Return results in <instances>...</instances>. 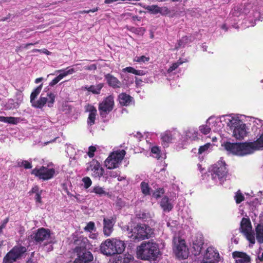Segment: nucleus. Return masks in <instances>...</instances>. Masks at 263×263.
Here are the masks:
<instances>
[{
    "mask_svg": "<svg viewBox=\"0 0 263 263\" xmlns=\"http://www.w3.org/2000/svg\"><path fill=\"white\" fill-rule=\"evenodd\" d=\"M108 85L114 88L121 87L122 84L121 82L116 78L110 74H107L105 76Z\"/></svg>",
    "mask_w": 263,
    "mask_h": 263,
    "instance_id": "obj_23",
    "label": "nucleus"
},
{
    "mask_svg": "<svg viewBox=\"0 0 263 263\" xmlns=\"http://www.w3.org/2000/svg\"><path fill=\"white\" fill-rule=\"evenodd\" d=\"M85 231L92 232L96 230L95 224L93 222L90 221L87 223V225L84 228Z\"/></svg>",
    "mask_w": 263,
    "mask_h": 263,
    "instance_id": "obj_37",
    "label": "nucleus"
},
{
    "mask_svg": "<svg viewBox=\"0 0 263 263\" xmlns=\"http://www.w3.org/2000/svg\"><path fill=\"white\" fill-rule=\"evenodd\" d=\"M26 263H34V262L31 259L27 260Z\"/></svg>",
    "mask_w": 263,
    "mask_h": 263,
    "instance_id": "obj_64",
    "label": "nucleus"
},
{
    "mask_svg": "<svg viewBox=\"0 0 263 263\" xmlns=\"http://www.w3.org/2000/svg\"><path fill=\"white\" fill-rule=\"evenodd\" d=\"M132 99V98L130 96L125 93H121L119 96V99L120 104L125 106L129 105L130 104Z\"/></svg>",
    "mask_w": 263,
    "mask_h": 263,
    "instance_id": "obj_27",
    "label": "nucleus"
},
{
    "mask_svg": "<svg viewBox=\"0 0 263 263\" xmlns=\"http://www.w3.org/2000/svg\"><path fill=\"white\" fill-rule=\"evenodd\" d=\"M164 193L163 189L160 188L157 191H155L153 194V197L157 199L160 197Z\"/></svg>",
    "mask_w": 263,
    "mask_h": 263,
    "instance_id": "obj_48",
    "label": "nucleus"
},
{
    "mask_svg": "<svg viewBox=\"0 0 263 263\" xmlns=\"http://www.w3.org/2000/svg\"><path fill=\"white\" fill-rule=\"evenodd\" d=\"M203 248H189V252L191 251L192 255L197 256L201 253Z\"/></svg>",
    "mask_w": 263,
    "mask_h": 263,
    "instance_id": "obj_47",
    "label": "nucleus"
},
{
    "mask_svg": "<svg viewBox=\"0 0 263 263\" xmlns=\"http://www.w3.org/2000/svg\"><path fill=\"white\" fill-rule=\"evenodd\" d=\"M258 257L260 261H263V252L261 255L260 256H258Z\"/></svg>",
    "mask_w": 263,
    "mask_h": 263,
    "instance_id": "obj_63",
    "label": "nucleus"
},
{
    "mask_svg": "<svg viewBox=\"0 0 263 263\" xmlns=\"http://www.w3.org/2000/svg\"><path fill=\"white\" fill-rule=\"evenodd\" d=\"M96 151V148L95 146H90L89 147V151L87 153L88 156L90 158H92L94 156V152Z\"/></svg>",
    "mask_w": 263,
    "mask_h": 263,
    "instance_id": "obj_50",
    "label": "nucleus"
},
{
    "mask_svg": "<svg viewBox=\"0 0 263 263\" xmlns=\"http://www.w3.org/2000/svg\"><path fill=\"white\" fill-rule=\"evenodd\" d=\"M100 247H125L124 242L116 238L108 239L102 242Z\"/></svg>",
    "mask_w": 263,
    "mask_h": 263,
    "instance_id": "obj_21",
    "label": "nucleus"
},
{
    "mask_svg": "<svg viewBox=\"0 0 263 263\" xmlns=\"http://www.w3.org/2000/svg\"><path fill=\"white\" fill-rule=\"evenodd\" d=\"M17 164L19 166H23L26 169L30 168L32 167L31 163L26 160L18 161Z\"/></svg>",
    "mask_w": 263,
    "mask_h": 263,
    "instance_id": "obj_43",
    "label": "nucleus"
},
{
    "mask_svg": "<svg viewBox=\"0 0 263 263\" xmlns=\"http://www.w3.org/2000/svg\"><path fill=\"white\" fill-rule=\"evenodd\" d=\"M6 117L0 116V121L6 123Z\"/></svg>",
    "mask_w": 263,
    "mask_h": 263,
    "instance_id": "obj_59",
    "label": "nucleus"
},
{
    "mask_svg": "<svg viewBox=\"0 0 263 263\" xmlns=\"http://www.w3.org/2000/svg\"><path fill=\"white\" fill-rule=\"evenodd\" d=\"M8 221H9V219H8V218H7L5 220H4L2 223L6 225V224L8 223Z\"/></svg>",
    "mask_w": 263,
    "mask_h": 263,
    "instance_id": "obj_62",
    "label": "nucleus"
},
{
    "mask_svg": "<svg viewBox=\"0 0 263 263\" xmlns=\"http://www.w3.org/2000/svg\"><path fill=\"white\" fill-rule=\"evenodd\" d=\"M141 188L142 192L145 195L149 194V187L147 183L142 182L141 183Z\"/></svg>",
    "mask_w": 263,
    "mask_h": 263,
    "instance_id": "obj_40",
    "label": "nucleus"
},
{
    "mask_svg": "<svg viewBox=\"0 0 263 263\" xmlns=\"http://www.w3.org/2000/svg\"><path fill=\"white\" fill-rule=\"evenodd\" d=\"M151 153L153 157L157 159H159L161 157L160 150L158 146H153L151 148Z\"/></svg>",
    "mask_w": 263,
    "mask_h": 263,
    "instance_id": "obj_35",
    "label": "nucleus"
},
{
    "mask_svg": "<svg viewBox=\"0 0 263 263\" xmlns=\"http://www.w3.org/2000/svg\"><path fill=\"white\" fill-rule=\"evenodd\" d=\"M55 171L53 168H48L42 166L40 168H35L32 170L31 174L43 180L51 179L54 175Z\"/></svg>",
    "mask_w": 263,
    "mask_h": 263,
    "instance_id": "obj_12",
    "label": "nucleus"
},
{
    "mask_svg": "<svg viewBox=\"0 0 263 263\" xmlns=\"http://www.w3.org/2000/svg\"><path fill=\"white\" fill-rule=\"evenodd\" d=\"M32 192L36 194L37 192H39L37 187H34L32 189Z\"/></svg>",
    "mask_w": 263,
    "mask_h": 263,
    "instance_id": "obj_60",
    "label": "nucleus"
},
{
    "mask_svg": "<svg viewBox=\"0 0 263 263\" xmlns=\"http://www.w3.org/2000/svg\"><path fill=\"white\" fill-rule=\"evenodd\" d=\"M218 262L219 261H212V260H202V261H201V263H218Z\"/></svg>",
    "mask_w": 263,
    "mask_h": 263,
    "instance_id": "obj_57",
    "label": "nucleus"
},
{
    "mask_svg": "<svg viewBox=\"0 0 263 263\" xmlns=\"http://www.w3.org/2000/svg\"><path fill=\"white\" fill-rule=\"evenodd\" d=\"M160 206L165 212H170L173 208V204L171 202V200L166 196H164L161 199Z\"/></svg>",
    "mask_w": 263,
    "mask_h": 263,
    "instance_id": "obj_25",
    "label": "nucleus"
},
{
    "mask_svg": "<svg viewBox=\"0 0 263 263\" xmlns=\"http://www.w3.org/2000/svg\"><path fill=\"white\" fill-rule=\"evenodd\" d=\"M129 251H127V253L125 254L122 263H135L134 256L129 254Z\"/></svg>",
    "mask_w": 263,
    "mask_h": 263,
    "instance_id": "obj_34",
    "label": "nucleus"
},
{
    "mask_svg": "<svg viewBox=\"0 0 263 263\" xmlns=\"http://www.w3.org/2000/svg\"><path fill=\"white\" fill-rule=\"evenodd\" d=\"M236 202L238 204L244 200L245 197L240 191H237L234 196Z\"/></svg>",
    "mask_w": 263,
    "mask_h": 263,
    "instance_id": "obj_39",
    "label": "nucleus"
},
{
    "mask_svg": "<svg viewBox=\"0 0 263 263\" xmlns=\"http://www.w3.org/2000/svg\"><path fill=\"white\" fill-rule=\"evenodd\" d=\"M203 260L219 261L220 255L215 248H206Z\"/></svg>",
    "mask_w": 263,
    "mask_h": 263,
    "instance_id": "obj_15",
    "label": "nucleus"
},
{
    "mask_svg": "<svg viewBox=\"0 0 263 263\" xmlns=\"http://www.w3.org/2000/svg\"><path fill=\"white\" fill-rule=\"evenodd\" d=\"M116 222V219L114 218L111 219L104 218L103 220V232L105 235L109 236L113 231V226Z\"/></svg>",
    "mask_w": 263,
    "mask_h": 263,
    "instance_id": "obj_17",
    "label": "nucleus"
},
{
    "mask_svg": "<svg viewBox=\"0 0 263 263\" xmlns=\"http://www.w3.org/2000/svg\"><path fill=\"white\" fill-rule=\"evenodd\" d=\"M146 9L154 14H157L160 12V8L157 5L148 6Z\"/></svg>",
    "mask_w": 263,
    "mask_h": 263,
    "instance_id": "obj_38",
    "label": "nucleus"
},
{
    "mask_svg": "<svg viewBox=\"0 0 263 263\" xmlns=\"http://www.w3.org/2000/svg\"><path fill=\"white\" fill-rule=\"evenodd\" d=\"M96 115L97 109L94 107H91L89 109V114L87 121L89 125H91L95 123Z\"/></svg>",
    "mask_w": 263,
    "mask_h": 263,
    "instance_id": "obj_29",
    "label": "nucleus"
},
{
    "mask_svg": "<svg viewBox=\"0 0 263 263\" xmlns=\"http://www.w3.org/2000/svg\"><path fill=\"white\" fill-rule=\"evenodd\" d=\"M194 245L195 246H197V247H202L203 245V242L201 240L199 243L194 242Z\"/></svg>",
    "mask_w": 263,
    "mask_h": 263,
    "instance_id": "obj_58",
    "label": "nucleus"
},
{
    "mask_svg": "<svg viewBox=\"0 0 263 263\" xmlns=\"http://www.w3.org/2000/svg\"><path fill=\"white\" fill-rule=\"evenodd\" d=\"M173 244L174 247H186L184 239L179 236H174L173 239Z\"/></svg>",
    "mask_w": 263,
    "mask_h": 263,
    "instance_id": "obj_32",
    "label": "nucleus"
},
{
    "mask_svg": "<svg viewBox=\"0 0 263 263\" xmlns=\"http://www.w3.org/2000/svg\"><path fill=\"white\" fill-rule=\"evenodd\" d=\"M114 106V100L113 97L110 96L106 98L99 105V111L100 115L102 117H106L110 112Z\"/></svg>",
    "mask_w": 263,
    "mask_h": 263,
    "instance_id": "obj_10",
    "label": "nucleus"
},
{
    "mask_svg": "<svg viewBox=\"0 0 263 263\" xmlns=\"http://www.w3.org/2000/svg\"><path fill=\"white\" fill-rule=\"evenodd\" d=\"M184 63V61L179 60L177 62L174 63L167 70L168 72H171L178 68V67Z\"/></svg>",
    "mask_w": 263,
    "mask_h": 263,
    "instance_id": "obj_41",
    "label": "nucleus"
},
{
    "mask_svg": "<svg viewBox=\"0 0 263 263\" xmlns=\"http://www.w3.org/2000/svg\"><path fill=\"white\" fill-rule=\"evenodd\" d=\"M86 170L91 171V175L96 178H100L104 174V170L101 166L99 162L95 160L88 163Z\"/></svg>",
    "mask_w": 263,
    "mask_h": 263,
    "instance_id": "obj_13",
    "label": "nucleus"
},
{
    "mask_svg": "<svg viewBox=\"0 0 263 263\" xmlns=\"http://www.w3.org/2000/svg\"><path fill=\"white\" fill-rule=\"evenodd\" d=\"M104 84L103 83H99L96 85H91L90 86H85L83 87V89L88 90L94 94H99L101 89L103 88Z\"/></svg>",
    "mask_w": 263,
    "mask_h": 263,
    "instance_id": "obj_26",
    "label": "nucleus"
},
{
    "mask_svg": "<svg viewBox=\"0 0 263 263\" xmlns=\"http://www.w3.org/2000/svg\"><path fill=\"white\" fill-rule=\"evenodd\" d=\"M88 241L86 238L80 237L78 240L75 241V245L79 246V247H87Z\"/></svg>",
    "mask_w": 263,
    "mask_h": 263,
    "instance_id": "obj_33",
    "label": "nucleus"
},
{
    "mask_svg": "<svg viewBox=\"0 0 263 263\" xmlns=\"http://www.w3.org/2000/svg\"><path fill=\"white\" fill-rule=\"evenodd\" d=\"M74 251L77 257L73 263H89L93 260L92 253L86 250V248H75Z\"/></svg>",
    "mask_w": 263,
    "mask_h": 263,
    "instance_id": "obj_7",
    "label": "nucleus"
},
{
    "mask_svg": "<svg viewBox=\"0 0 263 263\" xmlns=\"http://www.w3.org/2000/svg\"><path fill=\"white\" fill-rule=\"evenodd\" d=\"M59 76H58L56 78H55L53 80H52L49 83V86H53L55 84H57L60 81H61L62 79H63L66 76L76 72V70L74 68H70L67 70H59L55 71V72H61Z\"/></svg>",
    "mask_w": 263,
    "mask_h": 263,
    "instance_id": "obj_16",
    "label": "nucleus"
},
{
    "mask_svg": "<svg viewBox=\"0 0 263 263\" xmlns=\"http://www.w3.org/2000/svg\"><path fill=\"white\" fill-rule=\"evenodd\" d=\"M125 154L126 152L124 150H119L112 152L105 160V166L108 169L118 167Z\"/></svg>",
    "mask_w": 263,
    "mask_h": 263,
    "instance_id": "obj_4",
    "label": "nucleus"
},
{
    "mask_svg": "<svg viewBox=\"0 0 263 263\" xmlns=\"http://www.w3.org/2000/svg\"><path fill=\"white\" fill-rule=\"evenodd\" d=\"M259 122L261 124V129L256 141L242 143L226 142L221 144L222 147L228 153L239 156L250 155L255 151L263 150V124L262 121L259 120Z\"/></svg>",
    "mask_w": 263,
    "mask_h": 263,
    "instance_id": "obj_1",
    "label": "nucleus"
},
{
    "mask_svg": "<svg viewBox=\"0 0 263 263\" xmlns=\"http://www.w3.org/2000/svg\"><path fill=\"white\" fill-rule=\"evenodd\" d=\"M50 231L43 228H40L31 235L32 238L36 242L41 243L44 240H47L50 237Z\"/></svg>",
    "mask_w": 263,
    "mask_h": 263,
    "instance_id": "obj_14",
    "label": "nucleus"
},
{
    "mask_svg": "<svg viewBox=\"0 0 263 263\" xmlns=\"http://www.w3.org/2000/svg\"><path fill=\"white\" fill-rule=\"evenodd\" d=\"M34 51H40L41 50H39V49H34ZM43 53H46L47 54H49L50 53V52L47 50V49H44L43 50H41Z\"/></svg>",
    "mask_w": 263,
    "mask_h": 263,
    "instance_id": "obj_56",
    "label": "nucleus"
},
{
    "mask_svg": "<svg viewBox=\"0 0 263 263\" xmlns=\"http://www.w3.org/2000/svg\"><path fill=\"white\" fill-rule=\"evenodd\" d=\"M155 247V241L154 240H149L147 241H143L139 247Z\"/></svg>",
    "mask_w": 263,
    "mask_h": 263,
    "instance_id": "obj_49",
    "label": "nucleus"
},
{
    "mask_svg": "<svg viewBox=\"0 0 263 263\" xmlns=\"http://www.w3.org/2000/svg\"><path fill=\"white\" fill-rule=\"evenodd\" d=\"M82 181L84 184V187L85 189H88L89 187L92 184V181L90 178L88 177H84L82 179Z\"/></svg>",
    "mask_w": 263,
    "mask_h": 263,
    "instance_id": "obj_46",
    "label": "nucleus"
},
{
    "mask_svg": "<svg viewBox=\"0 0 263 263\" xmlns=\"http://www.w3.org/2000/svg\"><path fill=\"white\" fill-rule=\"evenodd\" d=\"M27 251L26 248H13L4 257V263H13Z\"/></svg>",
    "mask_w": 263,
    "mask_h": 263,
    "instance_id": "obj_9",
    "label": "nucleus"
},
{
    "mask_svg": "<svg viewBox=\"0 0 263 263\" xmlns=\"http://www.w3.org/2000/svg\"><path fill=\"white\" fill-rule=\"evenodd\" d=\"M173 252L178 259H185L189 255V248H174Z\"/></svg>",
    "mask_w": 263,
    "mask_h": 263,
    "instance_id": "obj_20",
    "label": "nucleus"
},
{
    "mask_svg": "<svg viewBox=\"0 0 263 263\" xmlns=\"http://www.w3.org/2000/svg\"><path fill=\"white\" fill-rule=\"evenodd\" d=\"M173 137L174 135L171 132H165L161 134V139L164 147H167L169 144L172 142Z\"/></svg>",
    "mask_w": 263,
    "mask_h": 263,
    "instance_id": "obj_24",
    "label": "nucleus"
},
{
    "mask_svg": "<svg viewBox=\"0 0 263 263\" xmlns=\"http://www.w3.org/2000/svg\"><path fill=\"white\" fill-rule=\"evenodd\" d=\"M125 248H100L101 252L107 256L120 254L125 251Z\"/></svg>",
    "mask_w": 263,
    "mask_h": 263,
    "instance_id": "obj_18",
    "label": "nucleus"
},
{
    "mask_svg": "<svg viewBox=\"0 0 263 263\" xmlns=\"http://www.w3.org/2000/svg\"><path fill=\"white\" fill-rule=\"evenodd\" d=\"M6 123H8L12 124H16L18 123L20 119L18 118L13 117H7Z\"/></svg>",
    "mask_w": 263,
    "mask_h": 263,
    "instance_id": "obj_45",
    "label": "nucleus"
},
{
    "mask_svg": "<svg viewBox=\"0 0 263 263\" xmlns=\"http://www.w3.org/2000/svg\"><path fill=\"white\" fill-rule=\"evenodd\" d=\"M159 248H139L137 256L142 260H156L159 254Z\"/></svg>",
    "mask_w": 263,
    "mask_h": 263,
    "instance_id": "obj_6",
    "label": "nucleus"
},
{
    "mask_svg": "<svg viewBox=\"0 0 263 263\" xmlns=\"http://www.w3.org/2000/svg\"><path fill=\"white\" fill-rule=\"evenodd\" d=\"M43 80V78H37L35 81V83H40V82H41Z\"/></svg>",
    "mask_w": 263,
    "mask_h": 263,
    "instance_id": "obj_61",
    "label": "nucleus"
},
{
    "mask_svg": "<svg viewBox=\"0 0 263 263\" xmlns=\"http://www.w3.org/2000/svg\"><path fill=\"white\" fill-rule=\"evenodd\" d=\"M149 60V57H146L144 55L141 57H136L134 60L135 61L140 63H144L146 62H148Z\"/></svg>",
    "mask_w": 263,
    "mask_h": 263,
    "instance_id": "obj_44",
    "label": "nucleus"
},
{
    "mask_svg": "<svg viewBox=\"0 0 263 263\" xmlns=\"http://www.w3.org/2000/svg\"><path fill=\"white\" fill-rule=\"evenodd\" d=\"M187 39H188V38L187 36L182 37V39L180 40L178 43V47H181V46L183 45V44L187 43Z\"/></svg>",
    "mask_w": 263,
    "mask_h": 263,
    "instance_id": "obj_52",
    "label": "nucleus"
},
{
    "mask_svg": "<svg viewBox=\"0 0 263 263\" xmlns=\"http://www.w3.org/2000/svg\"><path fill=\"white\" fill-rule=\"evenodd\" d=\"M54 101L55 95L53 92L50 91L43 92L38 99L36 108L41 109L46 103L48 107H51L53 106Z\"/></svg>",
    "mask_w": 263,
    "mask_h": 263,
    "instance_id": "obj_11",
    "label": "nucleus"
},
{
    "mask_svg": "<svg viewBox=\"0 0 263 263\" xmlns=\"http://www.w3.org/2000/svg\"><path fill=\"white\" fill-rule=\"evenodd\" d=\"M211 173L212 179L216 181L219 180L221 184L228 173L225 162L222 160L218 161L213 165Z\"/></svg>",
    "mask_w": 263,
    "mask_h": 263,
    "instance_id": "obj_5",
    "label": "nucleus"
},
{
    "mask_svg": "<svg viewBox=\"0 0 263 263\" xmlns=\"http://www.w3.org/2000/svg\"><path fill=\"white\" fill-rule=\"evenodd\" d=\"M154 232L149 227L145 224H137L129 233L128 237L134 241H139L151 237Z\"/></svg>",
    "mask_w": 263,
    "mask_h": 263,
    "instance_id": "obj_3",
    "label": "nucleus"
},
{
    "mask_svg": "<svg viewBox=\"0 0 263 263\" xmlns=\"http://www.w3.org/2000/svg\"><path fill=\"white\" fill-rule=\"evenodd\" d=\"M90 193H94L99 196L108 195V193L104 190V189L99 185L93 186L92 189L90 191Z\"/></svg>",
    "mask_w": 263,
    "mask_h": 263,
    "instance_id": "obj_30",
    "label": "nucleus"
},
{
    "mask_svg": "<svg viewBox=\"0 0 263 263\" xmlns=\"http://www.w3.org/2000/svg\"><path fill=\"white\" fill-rule=\"evenodd\" d=\"M36 43H37V42H36ZM35 44H36V43H35ZM34 44H35V43H34ZM33 45H34V44H33V43H28V44H26L25 45H23L20 47H17L16 48V51L19 52L21 50V48L23 47L25 48H27L29 46Z\"/></svg>",
    "mask_w": 263,
    "mask_h": 263,
    "instance_id": "obj_53",
    "label": "nucleus"
},
{
    "mask_svg": "<svg viewBox=\"0 0 263 263\" xmlns=\"http://www.w3.org/2000/svg\"><path fill=\"white\" fill-rule=\"evenodd\" d=\"M35 199L36 202H41V193L40 192H37L35 194Z\"/></svg>",
    "mask_w": 263,
    "mask_h": 263,
    "instance_id": "obj_55",
    "label": "nucleus"
},
{
    "mask_svg": "<svg viewBox=\"0 0 263 263\" xmlns=\"http://www.w3.org/2000/svg\"><path fill=\"white\" fill-rule=\"evenodd\" d=\"M240 231L249 242L253 245L255 243V237L252 233V226L249 219L243 218L240 223Z\"/></svg>",
    "mask_w": 263,
    "mask_h": 263,
    "instance_id": "obj_8",
    "label": "nucleus"
},
{
    "mask_svg": "<svg viewBox=\"0 0 263 263\" xmlns=\"http://www.w3.org/2000/svg\"><path fill=\"white\" fill-rule=\"evenodd\" d=\"M124 72H128L129 73H134L138 76H143L145 74V72L141 70H136L133 67H127L122 70Z\"/></svg>",
    "mask_w": 263,
    "mask_h": 263,
    "instance_id": "obj_31",
    "label": "nucleus"
},
{
    "mask_svg": "<svg viewBox=\"0 0 263 263\" xmlns=\"http://www.w3.org/2000/svg\"><path fill=\"white\" fill-rule=\"evenodd\" d=\"M84 69L87 70H95L97 69V65L96 64H91L88 66L84 67Z\"/></svg>",
    "mask_w": 263,
    "mask_h": 263,
    "instance_id": "obj_51",
    "label": "nucleus"
},
{
    "mask_svg": "<svg viewBox=\"0 0 263 263\" xmlns=\"http://www.w3.org/2000/svg\"><path fill=\"white\" fill-rule=\"evenodd\" d=\"M212 145L210 143H207L203 146H201L198 149V153L201 154L211 148Z\"/></svg>",
    "mask_w": 263,
    "mask_h": 263,
    "instance_id": "obj_42",
    "label": "nucleus"
},
{
    "mask_svg": "<svg viewBox=\"0 0 263 263\" xmlns=\"http://www.w3.org/2000/svg\"><path fill=\"white\" fill-rule=\"evenodd\" d=\"M233 257L236 259L235 263H250V258L245 253L235 251L233 253Z\"/></svg>",
    "mask_w": 263,
    "mask_h": 263,
    "instance_id": "obj_19",
    "label": "nucleus"
},
{
    "mask_svg": "<svg viewBox=\"0 0 263 263\" xmlns=\"http://www.w3.org/2000/svg\"><path fill=\"white\" fill-rule=\"evenodd\" d=\"M230 130L232 132V136L237 140H241L247 135L246 125L239 117L235 115H227L223 116Z\"/></svg>",
    "mask_w": 263,
    "mask_h": 263,
    "instance_id": "obj_2",
    "label": "nucleus"
},
{
    "mask_svg": "<svg viewBox=\"0 0 263 263\" xmlns=\"http://www.w3.org/2000/svg\"><path fill=\"white\" fill-rule=\"evenodd\" d=\"M208 121H206V123L205 125H202L199 126V130L201 133L204 135H206L210 133L211 130V128L209 125H208Z\"/></svg>",
    "mask_w": 263,
    "mask_h": 263,
    "instance_id": "obj_36",
    "label": "nucleus"
},
{
    "mask_svg": "<svg viewBox=\"0 0 263 263\" xmlns=\"http://www.w3.org/2000/svg\"><path fill=\"white\" fill-rule=\"evenodd\" d=\"M98 10V8H95L92 9H90L89 10H84L83 11H81V13H88L89 12H95Z\"/></svg>",
    "mask_w": 263,
    "mask_h": 263,
    "instance_id": "obj_54",
    "label": "nucleus"
},
{
    "mask_svg": "<svg viewBox=\"0 0 263 263\" xmlns=\"http://www.w3.org/2000/svg\"><path fill=\"white\" fill-rule=\"evenodd\" d=\"M43 84H41L38 87H37L31 93L30 95V103L31 105L36 108L38 103V100H36V98L40 94L42 89Z\"/></svg>",
    "mask_w": 263,
    "mask_h": 263,
    "instance_id": "obj_22",
    "label": "nucleus"
},
{
    "mask_svg": "<svg viewBox=\"0 0 263 263\" xmlns=\"http://www.w3.org/2000/svg\"><path fill=\"white\" fill-rule=\"evenodd\" d=\"M256 239L261 243H263V223H260L256 227Z\"/></svg>",
    "mask_w": 263,
    "mask_h": 263,
    "instance_id": "obj_28",
    "label": "nucleus"
}]
</instances>
